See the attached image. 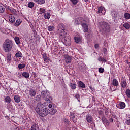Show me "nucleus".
Segmentation results:
<instances>
[{
  "label": "nucleus",
  "mask_w": 130,
  "mask_h": 130,
  "mask_svg": "<svg viewBox=\"0 0 130 130\" xmlns=\"http://www.w3.org/2000/svg\"><path fill=\"white\" fill-rule=\"evenodd\" d=\"M35 111L38 115L42 117H45L49 113L51 115H54L57 112V109L54 108L51 104H49L48 106H44L41 104H37Z\"/></svg>",
  "instance_id": "1"
},
{
  "label": "nucleus",
  "mask_w": 130,
  "mask_h": 130,
  "mask_svg": "<svg viewBox=\"0 0 130 130\" xmlns=\"http://www.w3.org/2000/svg\"><path fill=\"white\" fill-rule=\"evenodd\" d=\"M13 41L9 39H7L3 45V49L6 53L10 52L13 48Z\"/></svg>",
  "instance_id": "2"
},
{
  "label": "nucleus",
  "mask_w": 130,
  "mask_h": 130,
  "mask_svg": "<svg viewBox=\"0 0 130 130\" xmlns=\"http://www.w3.org/2000/svg\"><path fill=\"white\" fill-rule=\"evenodd\" d=\"M58 31L59 32L60 37H64L67 35V32H66V26L62 23H60L58 25Z\"/></svg>",
  "instance_id": "3"
},
{
  "label": "nucleus",
  "mask_w": 130,
  "mask_h": 130,
  "mask_svg": "<svg viewBox=\"0 0 130 130\" xmlns=\"http://www.w3.org/2000/svg\"><path fill=\"white\" fill-rule=\"evenodd\" d=\"M100 27L104 31L107 32H110L111 28L108 22L102 21L100 22Z\"/></svg>",
  "instance_id": "4"
},
{
  "label": "nucleus",
  "mask_w": 130,
  "mask_h": 130,
  "mask_svg": "<svg viewBox=\"0 0 130 130\" xmlns=\"http://www.w3.org/2000/svg\"><path fill=\"white\" fill-rule=\"evenodd\" d=\"M61 38H64V42L63 44L66 46H69L71 45V37L70 36H67L65 35L64 36H61Z\"/></svg>",
  "instance_id": "5"
},
{
  "label": "nucleus",
  "mask_w": 130,
  "mask_h": 130,
  "mask_svg": "<svg viewBox=\"0 0 130 130\" xmlns=\"http://www.w3.org/2000/svg\"><path fill=\"white\" fill-rule=\"evenodd\" d=\"M126 105L124 102H119V104L116 105V107L119 109H124L126 108Z\"/></svg>",
  "instance_id": "6"
},
{
  "label": "nucleus",
  "mask_w": 130,
  "mask_h": 130,
  "mask_svg": "<svg viewBox=\"0 0 130 130\" xmlns=\"http://www.w3.org/2000/svg\"><path fill=\"white\" fill-rule=\"evenodd\" d=\"M112 84L114 87H116V88H115V89H114V91H116L117 90V88L119 85L118 80H117V79H113L112 80Z\"/></svg>",
  "instance_id": "7"
},
{
  "label": "nucleus",
  "mask_w": 130,
  "mask_h": 130,
  "mask_svg": "<svg viewBox=\"0 0 130 130\" xmlns=\"http://www.w3.org/2000/svg\"><path fill=\"white\" fill-rule=\"evenodd\" d=\"M85 120L87 121V122L89 123H91L93 120V118L90 114H88L85 116Z\"/></svg>",
  "instance_id": "8"
},
{
  "label": "nucleus",
  "mask_w": 130,
  "mask_h": 130,
  "mask_svg": "<svg viewBox=\"0 0 130 130\" xmlns=\"http://www.w3.org/2000/svg\"><path fill=\"white\" fill-rule=\"evenodd\" d=\"M84 21V19L82 17H78L75 19V22L77 25L81 24Z\"/></svg>",
  "instance_id": "9"
},
{
  "label": "nucleus",
  "mask_w": 130,
  "mask_h": 130,
  "mask_svg": "<svg viewBox=\"0 0 130 130\" xmlns=\"http://www.w3.org/2000/svg\"><path fill=\"white\" fill-rule=\"evenodd\" d=\"M82 26L83 27V30L85 33H86L89 30V28L87 24L85 23H83L82 24Z\"/></svg>",
  "instance_id": "10"
},
{
  "label": "nucleus",
  "mask_w": 130,
  "mask_h": 130,
  "mask_svg": "<svg viewBox=\"0 0 130 130\" xmlns=\"http://www.w3.org/2000/svg\"><path fill=\"white\" fill-rule=\"evenodd\" d=\"M120 85L121 87L123 88V89H125V88H126L127 86L126 79H123V80H121Z\"/></svg>",
  "instance_id": "11"
},
{
  "label": "nucleus",
  "mask_w": 130,
  "mask_h": 130,
  "mask_svg": "<svg viewBox=\"0 0 130 130\" xmlns=\"http://www.w3.org/2000/svg\"><path fill=\"white\" fill-rule=\"evenodd\" d=\"M29 95L31 98H33L36 95V91L32 88H30L29 90Z\"/></svg>",
  "instance_id": "12"
},
{
  "label": "nucleus",
  "mask_w": 130,
  "mask_h": 130,
  "mask_svg": "<svg viewBox=\"0 0 130 130\" xmlns=\"http://www.w3.org/2000/svg\"><path fill=\"white\" fill-rule=\"evenodd\" d=\"M102 122L104 124L108 126L110 125V122L109 120L106 118V117L103 116L102 118Z\"/></svg>",
  "instance_id": "13"
},
{
  "label": "nucleus",
  "mask_w": 130,
  "mask_h": 130,
  "mask_svg": "<svg viewBox=\"0 0 130 130\" xmlns=\"http://www.w3.org/2000/svg\"><path fill=\"white\" fill-rule=\"evenodd\" d=\"M72 57L69 55L65 56V61L67 63H70L72 62Z\"/></svg>",
  "instance_id": "14"
},
{
  "label": "nucleus",
  "mask_w": 130,
  "mask_h": 130,
  "mask_svg": "<svg viewBox=\"0 0 130 130\" xmlns=\"http://www.w3.org/2000/svg\"><path fill=\"white\" fill-rule=\"evenodd\" d=\"M14 100L17 103H20L21 101V98L20 95H15L14 97Z\"/></svg>",
  "instance_id": "15"
},
{
  "label": "nucleus",
  "mask_w": 130,
  "mask_h": 130,
  "mask_svg": "<svg viewBox=\"0 0 130 130\" xmlns=\"http://www.w3.org/2000/svg\"><path fill=\"white\" fill-rule=\"evenodd\" d=\"M22 76L26 78V79H28L29 78V76H30V75H29V73L28 72H23L22 73Z\"/></svg>",
  "instance_id": "16"
},
{
  "label": "nucleus",
  "mask_w": 130,
  "mask_h": 130,
  "mask_svg": "<svg viewBox=\"0 0 130 130\" xmlns=\"http://www.w3.org/2000/svg\"><path fill=\"white\" fill-rule=\"evenodd\" d=\"M9 21L10 22L13 23L15 21V18L13 15H10L9 17Z\"/></svg>",
  "instance_id": "17"
},
{
  "label": "nucleus",
  "mask_w": 130,
  "mask_h": 130,
  "mask_svg": "<svg viewBox=\"0 0 130 130\" xmlns=\"http://www.w3.org/2000/svg\"><path fill=\"white\" fill-rule=\"evenodd\" d=\"M41 95H42V97L44 98H49V96L48 95L47 91H45L44 90H43L41 92Z\"/></svg>",
  "instance_id": "18"
},
{
  "label": "nucleus",
  "mask_w": 130,
  "mask_h": 130,
  "mask_svg": "<svg viewBox=\"0 0 130 130\" xmlns=\"http://www.w3.org/2000/svg\"><path fill=\"white\" fill-rule=\"evenodd\" d=\"M44 17L45 19L46 20H48L51 17V14L49 12H47V13H45L44 14Z\"/></svg>",
  "instance_id": "19"
},
{
  "label": "nucleus",
  "mask_w": 130,
  "mask_h": 130,
  "mask_svg": "<svg viewBox=\"0 0 130 130\" xmlns=\"http://www.w3.org/2000/svg\"><path fill=\"white\" fill-rule=\"evenodd\" d=\"M46 12V10L44 8H40L39 9V14L40 15L44 14Z\"/></svg>",
  "instance_id": "20"
},
{
  "label": "nucleus",
  "mask_w": 130,
  "mask_h": 130,
  "mask_svg": "<svg viewBox=\"0 0 130 130\" xmlns=\"http://www.w3.org/2000/svg\"><path fill=\"white\" fill-rule=\"evenodd\" d=\"M21 23H22V21L20 19H17L16 21V22L15 23V26H19L20 25Z\"/></svg>",
  "instance_id": "21"
},
{
  "label": "nucleus",
  "mask_w": 130,
  "mask_h": 130,
  "mask_svg": "<svg viewBox=\"0 0 130 130\" xmlns=\"http://www.w3.org/2000/svg\"><path fill=\"white\" fill-rule=\"evenodd\" d=\"M12 59L11 55L10 54H7L6 55V60L7 62H10Z\"/></svg>",
  "instance_id": "22"
},
{
  "label": "nucleus",
  "mask_w": 130,
  "mask_h": 130,
  "mask_svg": "<svg viewBox=\"0 0 130 130\" xmlns=\"http://www.w3.org/2000/svg\"><path fill=\"white\" fill-rule=\"evenodd\" d=\"M70 87L72 90H75L77 87V84H75V83H70Z\"/></svg>",
  "instance_id": "23"
},
{
  "label": "nucleus",
  "mask_w": 130,
  "mask_h": 130,
  "mask_svg": "<svg viewBox=\"0 0 130 130\" xmlns=\"http://www.w3.org/2000/svg\"><path fill=\"white\" fill-rule=\"evenodd\" d=\"M79 87H80L82 88H85L86 87V85L84 82H82V81H79L78 82Z\"/></svg>",
  "instance_id": "24"
},
{
  "label": "nucleus",
  "mask_w": 130,
  "mask_h": 130,
  "mask_svg": "<svg viewBox=\"0 0 130 130\" xmlns=\"http://www.w3.org/2000/svg\"><path fill=\"white\" fill-rule=\"evenodd\" d=\"M74 40H75V42L76 43H80L81 42V39L80 37H74Z\"/></svg>",
  "instance_id": "25"
},
{
  "label": "nucleus",
  "mask_w": 130,
  "mask_h": 130,
  "mask_svg": "<svg viewBox=\"0 0 130 130\" xmlns=\"http://www.w3.org/2000/svg\"><path fill=\"white\" fill-rule=\"evenodd\" d=\"M14 40L16 44L19 45L20 44V38L18 37L14 38Z\"/></svg>",
  "instance_id": "26"
},
{
  "label": "nucleus",
  "mask_w": 130,
  "mask_h": 130,
  "mask_svg": "<svg viewBox=\"0 0 130 130\" xmlns=\"http://www.w3.org/2000/svg\"><path fill=\"white\" fill-rule=\"evenodd\" d=\"M22 54L20 51L17 52L15 54V56L16 57L19 58L22 57Z\"/></svg>",
  "instance_id": "27"
},
{
  "label": "nucleus",
  "mask_w": 130,
  "mask_h": 130,
  "mask_svg": "<svg viewBox=\"0 0 130 130\" xmlns=\"http://www.w3.org/2000/svg\"><path fill=\"white\" fill-rule=\"evenodd\" d=\"M5 101L8 103H10V102H11V98H10V96L7 95V96H6V98H5Z\"/></svg>",
  "instance_id": "28"
},
{
  "label": "nucleus",
  "mask_w": 130,
  "mask_h": 130,
  "mask_svg": "<svg viewBox=\"0 0 130 130\" xmlns=\"http://www.w3.org/2000/svg\"><path fill=\"white\" fill-rule=\"evenodd\" d=\"M123 27L125 28L126 29L128 30L130 29V25L128 23H125L123 24Z\"/></svg>",
  "instance_id": "29"
},
{
  "label": "nucleus",
  "mask_w": 130,
  "mask_h": 130,
  "mask_svg": "<svg viewBox=\"0 0 130 130\" xmlns=\"http://www.w3.org/2000/svg\"><path fill=\"white\" fill-rule=\"evenodd\" d=\"M124 18L127 20L130 19V14L129 13H125L124 15Z\"/></svg>",
  "instance_id": "30"
},
{
  "label": "nucleus",
  "mask_w": 130,
  "mask_h": 130,
  "mask_svg": "<svg viewBox=\"0 0 130 130\" xmlns=\"http://www.w3.org/2000/svg\"><path fill=\"white\" fill-rule=\"evenodd\" d=\"M27 6L28 8H32L35 6V4L32 2H30L29 3H28Z\"/></svg>",
  "instance_id": "31"
},
{
  "label": "nucleus",
  "mask_w": 130,
  "mask_h": 130,
  "mask_svg": "<svg viewBox=\"0 0 130 130\" xmlns=\"http://www.w3.org/2000/svg\"><path fill=\"white\" fill-rule=\"evenodd\" d=\"M70 117L73 120V122L75 123V120L74 119L75 118V114L73 113H70Z\"/></svg>",
  "instance_id": "32"
},
{
  "label": "nucleus",
  "mask_w": 130,
  "mask_h": 130,
  "mask_svg": "<svg viewBox=\"0 0 130 130\" xmlns=\"http://www.w3.org/2000/svg\"><path fill=\"white\" fill-rule=\"evenodd\" d=\"M26 67V65L24 63H22V64H19L18 65V68L19 69H22L25 68Z\"/></svg>",
  "instance_id": "33"
},
{
  "label": "nucleus",
  "mask_w": 130,
  "mask_h": 130,
  "mask_svg": "<svg viewBox=\"0 0 130 130\" xmlns=\"http://www.w3.org/2000/svg\"><path fill=\"white\" fill-rule=\"evenodd\" d=\"M38 126L36 124H34L31 127L30 130H38Z\"/></svg>",
  "instance_id": "34"
},
{
  "label": "nucleus",
  "mask_w": 130,
  "mask_h": 130,
  "mask_svg": "<svg viewBox=\"0 0 130 130\" xmlns=\"http://www.w3.org/2000/svg\"><path fill=\"white\" fill-rule=\"evenodd\" d=\"M111 15H112V16L115 19H116L117 17V12L115 11H113L112 12Z\"/></svg>",
  "instance_id": "35"
},
{
  "label": "nucleus",
  "mask_w": 130,
  "mask_h": 130,
  "mask_svg": "<svg viewBox=\"0 0 130 130\" xmlns=\"http://www.w3.org/2000/svg\"><path fill=\"white\" fill-rule=\"evenodd\" d=\"M104 10V8L102 7V6H100L98 7V13H101Z\"/></svg>",
  "instance_id": "36"
},
{
  "label": "nucleus",
  "mask_w": 130,
  "mask_h": 130,
  "mask_svg": "<svg viewBox=\"0 0 130 130\" xmlns=\"http://www.w3.org/2000/svg\"><path fill=\"white\" fill-rule=\"evenodd\" d=\"M5 11V8L4 6H0V13H3Z\"/></svg>",
  "instance_id": "37"
},
{
  "label": "nucleus",
  "mask_w": 130,
  "mask_h": 130,
  "mask_svg": "<svg viewBox=\"0 0 130 130\" xmlns=\"http://www.w3.org/2000/svg\"><path fill=\"white\" fill-rule=\"evenodd\" d=\"M45 3H46L45 0H39L37 3L40 5H43L45 4Z\"/></svg>",
  "instance_id": "38"
},
{
  "label": "nucleus",
  "mask_w": 130,
  "mask_h": 130,
  "mask_svg": "<svg viewBox=\"0 0 130 130\" xmlns=\"http://www.w3.org/2000/svg\"><path fill=\"white\" fill-rule=\"evenodd\" d=\"M47 29L49 31H52L54 29V27L53 26H48Z\"/></svg>",
  "instance_id": "39"
},
{
  "label": "nucleus",
  "mask_w": 130,
  "mask_h": 130,
  "mask_svg": "<svg viewBox=\"0 0 130 130\" xmlns=\"http://www.w3.org/2000/svg\"><path fill=\"white\" fill-rule=\"evenodd\" d=\"M125 94L128 98H130V89H126Z\"/></svg>",
  "instance_id": "40"
},
{
  "label": "nucleus",
  "mask_w": 130,
  "mask_h": 130,
  "mask_svg": "<svg viewBox=\"0 0 130 130\" xmlns=\"http://www.w3.org/2000/svg\"><path fill=\"white\" fill-rule=\"evenodd\" d=\"M105 72L104 68L100 67L99 68V72L100 73H103Z\"/></svg>",
  "instance_id": "41"
},
{
  "label": "nucleus",
  "mask_w": 130,
  "mask_h": 130,
  "mask_svg": "<svg viewBox=\"0 0 130 130\" xmlns=\"http://www.w3.org/2000/svg\"><path fill=\"white\" fill-rule=\"evenodd\" d=\"M70 1L74 5H77L78 3V0H70Z\"/></svg>",
  "instance_id": "42"
},
{
  "label": "nucleus",
  "mask_w": 130,
  "mask_h": 130,
  "mask_svg": "<svg viewBox=\"0 0 130 130\" xmlns=\"http://www.w3.org/2000/svg\"><path fill=\"white\" fill-rule=\"evenodd\" d=\"M75 98L77 99H79L80 98V95L79 93H76L75 94Z\"/></svg>",
  "instance_id": "43"
},
{
  "label": "nucleus",
  "mask_w": 130,
  "mask_h": 130,
  "mask_svg": "<svg viewBox=\"0 0 130 130\" xmlns=\"http://www.w3.org/2000/svg\"><path fill=\"white\" fill-rule=\"evenodd\" d=\"M120 125H121L120 122H119V121H116V126H117V128H119Z\"/></svg>",
  "instance_id": "44"
},
{
  "label": "nucleus",
  "mask_w": 130,
  "mask_h": 130,
  "mask_svg": "<svg viewBox=\"0 0 130 130\" xmlns=\"http://www.w3.org/2000/svg\"><path fill=\"white\" fill-rule=\"evenodd\" d=\"M101 61H103V62H107V60L104 58H101L100 59Z\"/></svg>",
  "instance_id": "45"
},
{
  "label": "nucleus",
  "mask_w": 130,
  "mask_h": 130,
  "mask_svg": "<svg viewBox=\"0 0 130 130\" xmlns=\"http://www.w3.org/2000/svg\"><path fill=\"white\" fill-rule=\"evenodd\" d=\"M98 113L100 115H103L104 114L103 111H102V110H100V111H99Z\"/></svg>",
  "instance_id": "46"
},
{
  "label": "nucleus",
  "mask_w": 130,
  "mask_h": 130,
  "mask_svg": "<svg viewBox=\"0 0 130 130\" xmlns=\"http://www.w3.org/2000/svg\"><path fill=\"white\" fill-rule=\"evenodd\" d=\"M46 99L45 102L50 103V100H49V98H45Z\"/></svg>",
  "instance_id": "47"
},
{
  "label": "nucleus",
  "mask_w": 130,
  "mask_h": 130,
  "mask_svg": "<svg viewBox=\"0 0 130 130\" xmlns=\"http://www.w3.org/2000/svg\"><path fill=\"white\" fill-rule=\"evenodd\" d=\"M64 122V123H66L68 125L70 124V121L67 119H65Z\"/></svg>",
  "instance_id": "48"
},
{
  "label": "nucleus",
  "mask_w": 130,
  "mask_h": 130,
  "mask_svg": "<svg viewBox=\"0 0 130 130\" xmlns=\"http://www.w3.org/2000/svg\"><path fill=\"white\" fill-rule=\"evenodd\" d=\"M41 95H37L36 101L39 102L40 101Z\"/></svg>",
  "instance_id": "49"
},
{
  "label": "nucleus",
  "mask_w": 130,
  "mask_h": 130,
  "mask_svg": "<svg viewBox=\"0 0 130 130\" xmlns=\"http://www.w3.org/2000/svg\"><path fill=\"white\" fill-rule=\"evenodd\" d=\"M43 58L44 59H48V57H47L46 53L43 54Z\"/></svg>",
  "instance_id": "50"
},
{
  "label": "nucleus",
  "mask_w": 130,
  "mask_h": 130,
  "mask_svg": "<svg viewBox=\"0 0 130 130\" xmlns=\"http://www.w3.org/2000/svg\"><path fill=\"white\" fill-rule=\"evenodd\" d=\"M126 124L128 125H130V119L126 120Z\"/></svg>",
  "instance_id": "51"
},
{
  "label": "nucleus",
  "mask_w": 130,
  "mask_h": 130,
  "mask_svg": "<svg viewBox=\"0 0 130 130\" xmlns=\"http://www.w3.org/2000/svg\"><path fill=\"white\" fill-rule=\"evenodd\" d=\"M99 47V45L98 44H95L94 45V48H95V49H98Z\"/></svg>",
  "instance_id": "52"
},
{
  "label": "nucleus",
  "mask_w": 130,
  "mask_h": 130,
  "mask_svg": "<svg viewBox=\"0 0 130 130\" xmlns=\"http://www.w3.org/2000/svg\"><path fill=\"white\" fill-rule=\"evenodd\" d=\"M103 51L104 52V53H107V48H104L103 49Z\"/></svg>",
  "instance_id": "53"
},
{
  "label": "nucleus",
  "mask_w": 130,
  "mask_h": 130,
  "mask_svg": "<svg viewBox=\"0 0 130 130\" xmlns=\"http://www.w3.org/2000/svg\"><path fill=\"white\" fill-rule=\"evenodd\" d=\"M109 121L110 122H114V119L113 118H110L109 119Z\"/></svg>",
  "instance_id": "54"
},
{
  "label": "nucleus",
  "mask_w": 130,
  "mask_h": 130,
  "mask_svg": "<svg viewBox=\"0 0 130 130\" xmlns=\"http://www.w3.org/2000/svg\"><path fill=\"white\" fill-rule=\"evenodd\" d=\"M12 8L11 7H8V9L10 11H11Z\"/></svg>",
  "instance_id": "55"
},
{
  "label": "nucleus",
  "mask_w": 130,
  "mask_h": 130,
  "mask_svg": "<svg viewBox=\"0 0 130 130\" xmlns=\"http://www.w3.org/2000/svg\"><path fill=\"white\" fill-rule=\"evenodd\" d=\"M48 60V58H44V62H46Z\"/></svg>",
  "instance_id": "56"
},
{
  "label": "nucleus",
  "mask_w": 130,
  "mask_h": 130,
  "mask_svg": "<svg viewBox=\"0 0 130 130\" xmlns=\"http://www.w3.org/2000/svg\"><path fill=\"white\" fill-rule=\"evenodd\" d=\"M36 3L38 2L39 0H34Z\"/></svg>",
  "instance_id": "57"
},
{
  "label": "nucleus",
  "mask_w": 130,
  "mask_h": 130,
  "mask_svg": "<svg viewBox=\"0 0 130 130\" xmlns=\"http://www.w3.org/2000/svg\"><path fill=\"white\" fill-rule=\"evenodd\" d=\"M24 0H21V1H23Z\"/></svg>",
  "instance_id": "58"
}]
</instances>
